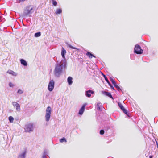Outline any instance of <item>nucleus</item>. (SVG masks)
I'll list each match as a JSON object with an SVG mask.
<instances>
[{
	"label": "nucleus",
	"mask_w": 158,
	"mask_h": 158,
	"mask_svg": "<svg viewBox=\"0 0 158 158\" xmlns=\"http://www.w3.org/2000/svg\"><path fill=\"white\" fill-rule=\"evenodd\" d=\"M67 63L65 59H63L60 62H58L55 65L54 73L56 77H59L62 74L64 69L66 67Z\"/></svg>",
	"instance_id": "1"
},
{
	"label": "nucleus",
	"mask_w": 158,
	"mask_h": 158,
	"mask_svg": "<svg viewBox=\"0 0 158 158\" xmlns=\"http://www.w3.org/2000/svg\"><path fill=\"white\" fill-rule=\"evenodd\" d=\"M33 11V7L31 6H28L25 9L23 13V15L24 16L29 15H29L32 14Z\"/></svg>",
	"instance_id": "2"
},
{
	"label": "nucleus",
	"mask_w": 158,
	"mask_h": 158,
	"mask_svg": "<svg viewBox=\"0 0 158 158\" xmlns=\"http://www.w3.org/2000/svg\"><path fill=\"white\" fill-rule=\"evenodd\" d=\"M25 131L26 132H31L34 130L33 124L32 123H29L25 125L24 128Z\"/></svg>",
	"instance_id": "3"
},
{
	"label": "nucleus",
	"mask_w": 158,
	"mask_h": 158,
	"mask_svg": "<svg viewBox=\"0 0 158 158\" xmlns=\"http://www.w3.org/2000/svg\"><path fill=\"white\" fill-rule=\"evenodd\" d=\"M46 111L45 120L47 122H48L49 121L51 117V114L52 111L51 108L50 106H48L47 108Z\"/></svg>",
	"instance_id": "4"
},
{
	"label": "nucleus",
	"mask_w": 158,
	"mask_h": 158,
	"mask_svg": "<svg viewBox=\"0 0 158 158\" xmlns=\"http://www.w3.org/2000/svg\"><path fill=\"white\" fill-rule=\"evenodd\" d=\"M134 52L136 54H141L143 53V51L139 45L136 44L135 47Z\"/></svg>",
	"instance_id": "5"
},
{
	"label": "nucleus",
	"mask_w": 158,
	"mask_h": 158,
	"mask_svg": "<svg viewBox=\"0 0 158 158\" xmlns=\"http://www.w3.org/2000/svg\"><path fill=\"white\" fill-rule=\"evenodd\" d=\"M55 82L53 80H51L48 85V89L50 92L52 91L54 87Z\"/></svg>",
	"instance_id": "6"
},
{
	"label": "nucleus",
	"mask_w": 158,
	"mask_h": 158,
	"mask_svg": "<svg viewBox=\"0 0 158 158\" xmlns=\"http://www.w3.org/2000/svg\"><path fill=\"white\" fill-rule=\"evenodd\" d=\"M118 105L120 108L123 111V112L124 113L127 115L129 116L128 114V113L127 110L124 108L123 106L122 105L121 103L119 102L118 103Z\"/></svg>",
	"instance_id": "7"
},
{
	"label": "nucleus",
	"mask_w": 158,
	"mask_h": 158,
	"mask_svg": "<svg viewBox=\"0 0 158 158\" xmlns=\"http://www.w3.org/2000/svg\"><path fill=\"white\" fill-rule=\"evenodd\" d=\"M94 93V92L93 91L89 89L88 90L85 91V94L87 97L89 98L91 96V94H93Z\"/></svg>",
	"instance_id": "8"
},
{
	"label": "nucleus",
	"mask_w": 158,
	"mask_h": 158,
	"mask_svg": "<svg viewBox=\"0 0 158 158\" xmlns=\"http://www.w3.org/2000/svg\"><path fill=\"white\" fill-rule=\"evenodd\" d=\"M102 75L105 78V80L106 81V82L108 83L109 85L110 86L111 88L112 89H113L114 90V88L113 86L111 85V84H110V83L109 81V80H108L107 78L106 77L105 75L103 73H102Z\"/></svg>",
	"instance_id": "9"
},
{
	"label": "nucleus",
	"mask_w": 158,
	"mask_h": 158,
	"mask_svg": "<svg viewBox=\"0 0 158 158\" xmlns=\"http://www.w3.org/2000/svg\"><path fill=\"white\" fill-rule=\"evenodd\" d=\"M86 105L87 104L85 103L83 105L79 111V114L82 115L83 114L85 110V107Z\"/></svg>",
	"instance_id": "10"
},
{
	"label": "nucleus",
	"mask_w": 158,
	"mask_h": 158,
	"mask_svg": "<svg viewBox=\"0 0 158 158\" xmlns=\"http://www.w3.org/2000/svg\"><path fill=\"white\" fill-rule=\"evenodd\" d=\"M26 152V151H24L20 153L18 156V158H25Z\"/></svg>",
	"instance_id": "11"
},
{
	"label": "nucleus",
	"mask_w": 158,
	"mask_h": 158,
	"mask_svg": "<svg viewBox=\"0 0 158 158\" xmlns=\"http://www.w3.org/2000/svg\"><path fill=\"white\" fill-rule=\"evenodd\" d=\"M102 93L103 94L105 95L110 98H111L113 99V98L110 93L107 92L105 91H102Z\"/></svg>",
	"instance_id": "12"
},
{
	"label": "nucleus",
	"mask_w": 158,
	"mask_h": 158,
	"mask_svg": "<svg viewBox=\"0 0 158 158\" xmlns=\"http://www.w3.org/2000/svg\"><path fill=\"white\" fill-rule=\"evenodd\" d=\"M66 53V51L65 50L64 48L62 47L61 50V56L63 58V59H65V55Z\"/></svg>",
	"instance_id": "13"
},
{
	"label": "nucleus",
	"mask_w": 158,
	"mask_h": 158,
	"mask_svg": "<svg viewBox=\"0 0 158 158\" xmlns=\"http://www.w3.org/2000/svg\"><path fill=\"white\" fill-rule=\"evenodd\" d=\"M7 73L11 75H12L14 76H16L17 75V73L11 70H9L7 72Z\"/></svg>",
	"instance_id": "14"
},
{
	"label": "nucleus",
	"mask_w": 158,
	"mask_h": 158,
	"mask_svg": "<svg viewBox=\"0 0 158 158\" xmlns=\"http://www.w3.org/2000/svg\"><path fill=\"white\" fill-rule=\"evenodd\" d=\"M73 78L71 77H69L67 78V82L69 85H71L73 83Z\"/></svg>",
	"instance_id": "15"
},
{
	"label": "nucleus",
	"mask_w": 158,
	"mask_h": 158,
	"mask_svg": "<svg viewBox=\"0 0 158 158\" xmlns=\"http://www.w3.org/2000/svg\"><path fill=\"white\" fill-rule=\"evenodd\" d=\"M97 109L100 111H102V106L101 105V103H98L97 104Z\"/></svg>",
	"instance_id": "16"
},
{
	"label": "nucleus",
	"mask_w": 158,
	"mask_h": 158,
	"mask_svg": "<svg viewBox=\"0 0 158 158\" xmlns=\"http://www.w3.org/2000/svg\"><path fill=\"white\" fill-rule=\"evenodd\" d=\"M20 61L21 64L24 66H27V62L24 60L21 59L20 60Z\"/></svg>",
	"instance_id": "17"
},
{
	"label": "nucleus",
	"mask_w": 158,
	"mask_h": 158,
	"mask_svg": "<svg viewBox=\"0 0 158 158\" xmlns=\"http://www.w3.org/2000/svg\"><path fill=\"white\" fill-rule=\"evenodd\" d=\"M86 55L89 57L90 58H92L93 57H95V56L91 53L90 52H88L86 54Z\"/></svg>",
	"instance_id": "18"
},
{
	"label": "nucleus",
	"mask_w": 158,
	"mask_h": 158,
	"mask_svg": "<svg viewBox=\"0 0 158 158\" xmlns=\"http://www.w3.org/2000/svg\"><path fill=\"white\" fill-rule=\"evenodd\" d=\"M62 12V10L61 9H57L56 10V11L55 13L56 14H59L61 13Z\"/></svg>",
	"instance_id": "19"
},
{
	"label": "nucleus",
	"mask_w": 158,
	"mask_h": 158,
	"mask_svg": "<svg viewBox=\"0 0 158 158\" xmlns=\"http://www.w3.org/2000/svg\"><path fill=\"white\" fill-rule=\"evenodd\" d=\"M15 109L16 111L19 112L20 110V105L18 104L15 107Z\"/></svg>",
	"instance_id": "20"
},
{
	"label": "nucleus",
	"mask_w": 158,
	"mask_h": 158,
	"mask_svg": "<svg viewBox=\"0 0 158 158\" xmlns=\"http://www.w3.org/2000/svg\"><path fill=\"white\" fill-rule=\"evenodd\" d=\"M41 35V32H38L36 33H35V34L34 36L35 37H40Z\"/></svg>",
	"instance_id": "21"
},
{
	"label": "nucleus",
	"mask_w": 158,
	"mask_h": 158,
	"mask_svg": "<svg viewBox=\"0 0 158 158\" xmlns=\"http://www.w3.org/2000/svg\"><path fill=\"white\" fill-rule=\"evenodd\" d=\"M53 5L54 6H56L57 4V3L55 0H51Z\"/></svg>",
	"instance_id": "22"
},
{
	"label": "nucleus",
	"mask_w": 158,
	"mask_h": 158,
	"mask_svg": "<svg viewBox=\"0 0 158 158\" xmlns=\"http://www.w3.org/2000/svg\"><path fill=\"white\" fill-rule=\"evenodd\" d=\"M110 80L112 82V84L114 85L116 84L115 81H114V80L113 79V78L110 77Z\"/></svg>",
	"instance_id": "23"
},
{
	"label": "nucleus",
	"mask_w": 158,
	"mask_h": 158,
	"mask_svg": "<svg viewBox=\"0 0 158 158\" xmlns=\"http://www.w3.org/2000/svg\"><path fill=\"white\" fill-rule=\"evenodd\" d=\"M8 119L9 121L11 123L13 122L14 120V118L11 116H9L8 118Z\"/></svg>",
	"instance_id": "24"
},
{
	"label": "nucleus",
	"mask_w": 158,
	"mask_h": 158,
	"mask_svg": "<svg viewBox=\"0 0 158 158\" xmlns=\"http://www.w3.org/2000/svg\"><path fill=\"white\" fill-rule=\"evenodd\" d=\"M23 93V91L20 89H19L17 92V93L19 94H22Z\"/></svg>",
	"instance_id": "25"
},
{
	"label": "nucleus",
	"mask_w": 158,
	"mask_h": 158,
	"mask_svg": "<svg viewBox=\"0 0 158 158\" xmlns=\"http://www.w3.org/2000/svg\"><path fill=\"white\" fill-rule=\"evenodd\" d=\"M48 154V152L47 150H45L44 151L42 156H46Z\"/></svg>",
	"instance_id": "26"
},
{
	"label": "nucleus",
	"mask_w": 158,
	"mask_h": 158,
	"mask_svg": "<svg viewBox=\"0 0 158 158\" xmlns=\"http://www.w3.org/2000/svg\"><path fill=\"white\" fill-rule=\"evenodd\" d=\"M60 142L61 143H63V142H66V140L64 138H63L60 139Z\"/></svg>",
	"instance_id": "27"
},
{
	"label": "nucleus",
	"mask_w": 158,
	"mask_h": 158,
	"mask_svg": "<svg viewBox=\"0 0 158 158\" xmlns=\"http://www.w3.org/2000/svg\"><path fill=\"white\" fill-rule=\"evenodd\" d=\"M114 86L118 89V91L121 90V89H120V87L116 84Z\"/></svg>",
	"instance_id": "28"
},
{
	"label": "nucleus",
	"mask_w": 158,
	"mask_h": 158,
	"mask_svg": "<svg viewBox=\"0 0 158 158\" xmlns=\"http://www.w3.org/2000/svg\"><path fill=\"white\" fill-rule=\"evenodd\" d=\"M12 104L13 106L14 107H15L18 104V103L16 102H13L12 103Z\"/></svg>",
	"instance_id": "29"
},
{
	"label": "nucleus",
	"mask_w": 158,
	"mask_h": 158,
	"mask_svg": "<svg viewBox=\"0 0 158 158\" xmlns=\"http://www.w3.org/2000/svg\"><path fill=\"white\" fill-rule=\"evenodd\" d=\"M12 104L13 106L14 107H15L18 104V103L16 102H13L12 103Z\"/></svg>",
	"instance_id": "30"
},
{
	"label": "nucleus",
	"mask_w": 158,
	"mask_h": 158,
	"mask_svg": "<svg viewBox=\"0 0 158 158\" xmlns=\"http://www.w3.org/2000/svg\"><path fill=\"white\" fill-rule=\"evenodd\" d=\"M9 86L10 87L13 88L14 86L15 85L14 84H13L12 82H10L9 83Z\"/></svg>",
	"instance_id": "31"
},
{
	"label": "nucleus",
	"mask_w": 158,
	"mask_h": 158,
	"mask_svg": "<svg viewBox=\"0 0 158 158\" xmlns=\"http://www.w3.org/2000/svg\"><path fill=\"white\" fill-rule=\"evenodd\" d=\"M104 133V131L103 130H101L100 131V134L101 135H102Z\"/></svg>",
	"instance_id": "32"
},
{
	"label": "nucleus",
	"mask_w": 158,
	"mask_h": 158,
	"mask_svg": "<svg viewBox=\"0 0 158 158\" xmlns=\"http://www.w3.org/2000/svg\"><path fill=\"white\" fill-rule=\"evenodd\" d=\"M68 46L70 48H72V49H76L77 48H75V47H74L73 46H72V45H71L70 44H68Z\"/></svg>",
	"instance_id": "33"
},
{
	"label": "nucleus",
	"mask_w": 158,
	"mask_h": 158,
	"mask_svg": "<svg viewBox=\"0 0 158 158\" xmlns=\"http://www.w3.org/2000/svg\"><path fill=\"white\" fill-rule=\"evenodd\" d=\"M41 158H47V156H42Z\"/></svg>",
	"instance_id": "34"
},
{
	"label": "nucleus",
	"mask_w": 158,
	"mask_h": 158,
	"mask_svg": "<svg viewBox=\"0 0 158 158\" xmlns=\"http://www.w3.org/2000/svg\"><path fill=\"white\" fill-rule=\"evenodd\" d=\"M156 145H157V147L158 148V143L157 141L156 140Z\"/></svg>",
	"instance_id": "35"
},
{
	"label": "nucleus",
	"mask_w": 158,
	"mask_h": 158,
	"mask_svg": "<svg viewBox=\"0 0 158 158\" xmlns=\"http://www.w3.org/2000/svg\"><path fill=\"white\" fill-rule=\"evenodd\" d=\"M149 158H152V156H149Z\"/></svg>",
	"instance_id": "36"
}]
</instances>
